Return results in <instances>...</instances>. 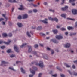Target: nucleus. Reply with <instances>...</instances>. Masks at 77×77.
<instances>
[{"instance_id": "38", "label": "nucleus", "mask_w": 77, "mask_h": 77, "mask_svg": "<svg viewBox=\"0 0 77 77\" xmlns=\"http://www.w3.org/2000/svg\"><path fill=\"white\" fill-rule=\"evenodd\" d=\"M60 29L62 31H63V30H66L65 28H61Z\"/></svg>"}, {"instance_id": "17", "label": "nucleus", "mask_w": 77, "mask_h": 77, "mask_svg": "<svg viewBox=\"0 0 77 77\" xmlns=\"http://www.w3.org/2000/svg\"><path fill=\"white\" fill-rule=\"evenodd\" d=\"M32 53L34 54V55H36L37 57H39V56L37 54V52L35 51H33L32 52Z\"/></svg>"}, {"instance_id": "7", "label": "nucleus", "mask_w": 77, "mask_h": 77, "mask_svg": "<svg viewBox=\"0 0 77 77\" xmlns=\"http://www.w3.org/2000/svg\"><path fill=\"white\" fill-rule=\"evenodd\" d=\"M70 46H71V44L69 43H67L64 45V47L66 48H69Z\"/></svg>"}, {"instance_id": "49", "label": "nucleus", "mask_w": 77, "mask_h": 77, "mask_svg": "<svg viewBox=\"0 0 77 77\" xmlns=\"http://www.w3.org/2000/svg\"><path fill=\"white\" fill-rule=\"evenodd\" d=\"M36 28L35 26H34L32 27V29H35V28Z\"/></svg>"}, {"instance_id": "48", "label": "nucleus", "mask_w": 77, "mask_h": 77, "mask_svg": "<svg viewBox=\"0 0 77 77\" xmlns=\"http://www.w3.org/2000/svg\"><path fill=\"white\" fill-rule=\"evenodd\" d=\"M18 19L21 20V16H19L18 17Z\"/></svg>"}, {"instance_id": "58", "label": "nucleus", "mask_w": 77, "mask_h": 77, "mask_svg": "<svg viewBox=\"0 0 77 77\" xmlns=\"http://www.w3.org/2000/svg\"><path fill=\"white\" fill-rule=\"evenodd\" d=\"M29 77H33V75H29Z\"/></svg>"}, {"instance_id": "15", "label": "nucleus", "mask_w": 77, "mask_h": 77, "mask_svg": "<svg viewBox=\"0 0 77 77\" xmlns=\"http://www.w3.org/2000/svg\"><path fill=\"white\" fill-rule=\"evenodd\" d=\"M61 16L62 17H63L64 18H66V15L65 14H62Z\"/></svg>"}, {"instance_id": "13", "label": "nucleus", "mask_w": 77, "mask_h": 77, "mask_svg": "<svg viewBox=\"0 0 77 77\" xmlns=\"http://www.w3.org/2000/svg\"><path fill=\"white\" fill-rule=\"evenodd\" d=\"M56 39H58L59 40V39H61L63 38V37L62 36L60 35H57L56 37Z\"/></svg>"}, {"instance_id": "39", "label": "nucleus", "mask_w": 77, "mask_h": 77, "mask_svg": "<svg viewBox=\"0 0 77 77\" xmlns=\"http://www.w3.org/2000/svg\"><path fill=\"white\" fill-rule=\"evenodd\" d=\"M73 72L74 75H75V76H77V73H76L75 71H73Z\"/></svg>"}, {"instance_id": "10", "label": "nucleus", "mask_w": 77, "mask_h": 77, "mask_svg": "<svg viewBox=\"0 0 77 77\" xmlns=\"http://www.w3.org/2000/svg\"><path fill=\"white\" fill-rule=\"evenodd\" d=\"M51 42H54V43H56L57 44V43H58L59 42L58 41L56 40L55 39H52L51 40Z\"/></svg>"}, {"instance_id": "62", "label": "nucleus", "mask_w": 77, "mask_h": 77, "mask_svg": "<svg viewBox=\"0 0 77 77\" xmlns=\"http://www.w3.org/2000/svg\"><path fill=\"white\" fill-rule=\"evenodd\" d=\"M73 62H74V63H75L77 64V60L75 61H74Z\"/></svg>"}, {"instance_id": "40", "label": "nucleus", "mask_w": 77, "mask_h": 77, "mask_svg": "<svg viewBox=\"0 0 77 77\" xmlns=\"http://www.w3.org/2000/svg\"><path fill=\"white\" fill-rule=\"evenodd\" d=\"M8 36L9 37H11V36H12V34L11 33H9L8 34Z\"/></svg>"}, {"instance_id": "29", "label": "nucleus", "mask_w": 77, "mask_h": 77, "mask_svg": "<svg viewBox=\"0 0 77 77\" xmlns=\"http://www.w3.org/2000/svg\"><path fill=\"white\" fill-rule=\"evenodd\" d=\"M7 52L8 53H11L12 52V50L11 49H9L7 51Z\"/></svg>"}, {"instance_id": "21", "label": "nucleus", "mask_w": 77, "mask_h": 77, "mask_svg": "<svg viewBox=\"0 0 77 77\" xmlns=\"http://www.w3.org/2000/svg\"><path fill=\"white\" fill-rule=\"evenodd\" d=\"M26 45H27L26 43L22 44V45L20 46V48H23Z\"/></svg>"}, {"instance_id": "56", "label": "nucleus", "mask_w": 77, "mask_h": 77, "mask_svg": "<svg viewBox=\"0 0 77 77\" xmlns=\"http://www.w3.org/2000/svg\"><path fill=\"white\" fill-rule=\"evenodd\" d=\"M2 20H4V19L3 18H0V21H2Z\"/></svg>"}, {"instance_id": "9", "label": "nucleus", "mask_w": 77, "mask_h": 77, "mask_svg": "<svg viewBox=\"0 0 77 77\" xmlns=\"http://www.w3.org/2000/svg\"><path fill=\"white\" fill-rule=\"evenodd\" d=\"M39 63L38 64L39 66L41 67V68H42L44 66V65H43V63L42 62L40 61L39 62Z\"/></svg>"}, {"instance_id": "44", "label": "nucleus", "mask_w": 77, "mask_h": 77, "mask_svg": "<svg viewBox=\"0 0 77 77\" xmlns=\"http://www.w3.org/2000/svg\"><path fill=\"white\" fill-rule=\"evenodd\" d=\"M57 69H58L59 71H62V69L58 67H57Z\"/></svg>"}, {"instance_id": "8", "label": "nucleus", "mask_w": 77, "mask_h": 77, "mask_svg": "<svg viewBox=\"0 0 77 77\" xmlns=\"http://www.w3.org/2000/svg\"><path fill=\"white\" fill-rule=\"evenodd\" d=\"M8 1L10 3H18V1L16 0H8Z\"/></svg>"}, {"instance_id": "30", "label": "nucleus", "mask_w": 77, "mask_h": 77, "mask_svg": "<svg viewBox=\"0 0 77 77\" xmlns=\"http://www.w3.org/2000/svg\"><path fill=\"white\" fill-rule=\"evenodd\" d=\"M26 34L28 37H31V35H30L29 34V31H27Z\"/></svg>"}, {"instance_id": "24", "label": "nucleus", "mask_w": 77, "mask_h": 77, "mask_svg": "<svg viewBox=\"0 0 77 77\" xmlns=\"http://www.w3.org/2000/svg\"><path fill=\"white\" fill-rule=\"evenodd\" d=\"M64 65L67 68H69L70 67V66L68 65L66 63H64Z\"/></svg>"}, {"instance_id": "41", "label": "nucleus", "mask_w": 77, "mask_h": 77, "mask_svg": "<svg viewBox=\"0 0 77 77\" xmlns=\"http://www.w3.org/2000/svg\"><path fill=\"white\" fill-rule=\"evenodd\" d=\"M0 48L1 49H4L5 48V46H1L0 47Z\"/></svg>"}, {"instance_id": "37", "label": "nucleus", "mask_w": 77, "mask_h": 77, "mask_svg": "<svg viewBox=\"0 0 77 77\" xmlns=\"http://www.w3.org/2000/svg\"><path fill=\"white\" fill-rule=\"evenodd\" d=\"M33 11L34 12L36 13V12H38V10L36 9H34L33 10Z\"/></svg>"}, {"instance_id": "60", "label": "nucleus", "mask_w": 77, "mask_h": 77, "mask_svg": "<svg viewBox=\"0 0 77 77\" xmlns=\"http://www.w3.org/2000/svg\"><path fill=\"white\" fill-rule=\"evenodd\" d=\"M40 45L41 47H43V45H44L43 44H40Z\"/></svg>"}, {"instance_id": "22", "label": "nucleus", "mask_w": 77, "mask_h": 77, "mask_svg": "<svg viewBox=\"0 0 77 77\" xmlns=\"http://www.w3.org/2000/svg\"><path fill=\"white\" fill-rule=\"evenodd\" d=\"M53 32L54 34H56L57 33V32H58L57 29L54 30L53 31Z\"/></svg>"}, {"instance_id": "11", "label": "nucleus", "mask_w": 77, "mask_h": 77, "mask_svg": "<svg viewBox=\"0 0 77 77\" xmlns=\"http://www.w3.org/2000/svg\"><path fill=\"white\" fill-rule=\"evenodd\" d=\"M47 21H48V19L47 18H45V20H41V21L42 22V23H44L45 24H48V22Z\"/></svg>"}, {"instance_id": "34", "label": "nucleus", "mask_w": 77, "mask_h": 77, "mask_svg": "<svg viewBox=\"0 0 77 77\" xmlns=\"http://www.w3.org/2000/svg\"><path fill=\"white\" fill-rule=\"evenodd\" d=\"M34 47L35 48H37L38 47V45L37 44H35L34 45Z\"/></svg>"}, {"instance_id": "5", "label": "nucleus", "mask_w": 77, "mask_h": 77, "mask_svg": "<svg viewBox=\"0 0 77 77\" xmlns=\"http://www.w3.org/2000/svg\"><path fill=\"white\" fill-rule=\"evenodd\" d=\"M72 12L74 15H76L77 14V10L76 9L72 10Z\"/></svg>"}, {"instance_id": "36", "label": "nucleus", "mask_w": 77, "mask_h": 77, "mask_svg": "<svg viewBox=\"0 0 77 77\" xmlns=\"http://www.w3.org/2000/svg\"><path fill=\"white\" fill-rule=\"evenodd\" d=\"M67 20H75V19H72V18H67Z\"/></svg>"}, {"instance_id": "59", "label": "nucleus", "mask_w": 77, "mask_h": 77, "mask_svg": "<svg viewBox=\"0 0 77 77\" xmlns=\"http://www.w3.org/2000/svg\"><path fill=\"white\" fill-rule=\"evenodd\" d=\"M47 3L46 2H44V5H47Z\"/></svg>"}, {"instance_id": "35", "label": "nucleus", "mask_w": 77, "mask_h": 77, "mask_svg": "<svg viewBox=\"0 0 77 77\" xmlns=\"http://www.w3.org/2000/svg\"><path fill=\"white\" fill-rule=\"evenodd\" d=\"M49 11L50 12H54V10H53L52 9H49Z\"/></svg>"}, {"instance_id": "46", "label": "nucleus", "mask_w": 77, "mask_h": 77, "mask_svg": "<svg viewBox=\"0 0 77 77\" xmlns=\"http://www.w3.org/2000/svg\"><path fill=\"white\" fill-rule=\"evenodd\" d=\"M33 69H34V70H36L37 69V67H33Z\"/></svg>"}, {"instance_id": "1", "label": "nucleus", "mask_w": 77, "mask_h": 77, "mask_svg": "<svg viewBox=\"0 0 77 77\" xmlns=\"http://www.w3.org/2000/svg\"><path fill=\"white\" fill-rule=\"evenodd\" d=\"M14 49L16 51V52L19 53V51H20L19 48H18V46L17 45H14Z\"/></svg>"}, {"instance_id": "16", "label": "nucleus", "mask_w": 77, "mask_h": 77, "mask_svg": "<svg viewBox=\"0 0 77 77\" xmlns=\"http://www.w3.org/2000/svg\"><path fill=\"white\" fill-rule=\"evenodd\" d=\"M42 27L41 26H39L37 27V29L38 30H42Z\"/></svg>"}, {"instance_id": "47", "label": "nucleus", "mask_w": 77, "mask_h": 77, "mask_svg": "<svg viewBox=\"0 0 77 77\" xmlns=\"http://www.w3.org/2000/svg\"><path fill=\"white\" fill-rule=\"evenodd\" d=\"M42 74L41 73H39V74L38 75V77H41V76L42 75Z\"/></svg>"}, {"instance_id": "28", "label": "nucleus", "mask_w": 77, "mask_h": 77, "mask_svg": "<svg viewBox=\"0 0 77 77\" xmlns=\"http://www.w3.org/2000/svg\"><path fill=\"white\" fill-rule=\"evenodd\" d=\"M68 29V30H72V29H73V28H72V27H71L70 26H68L67 27Z\"/></svg>"}, {"instance_id": "53", "label": "nucleus", "mask_w": 77, "mask_h": 77, "mask_svg": "<svg viewBox=\"0 0 77 77\" xmlns=\"http://www.w3.org/2000/svg\"><path fill=\"white\" fill-rule=\"evenodd\" d=\"M60 75L61 77H65V75L63 74H61Z\"/></svg>"}, {"instance_id": "20", "label": "nucleus", "mask_w": 77, "mask_h": 77, "mask_svg": "<svg viewBox=\"0 0 77 77\" xmlns=\"http://www.w3.org/2000/svg\"><path fill=\"white\" fill-rule=\"evenodd\" d=\"M17 25H18L19 27H22V24L21 23H17Z\"/></svg>"}, {"instance_id": "54", "label": "nucleus", "mask_w": 77, "mask_h": 77, "mask_svg": "<svg viewBox=\"0 0 77 77\" xmlns=\"http://www.w3.org/2000/svg\"><path fill=\"white\" fill-rule=\"evenodd\" d=\"M54 53V51L53 50H52L51 51V54L53 55V54Z\"/></svg>"}, {"instance_id": "26", "label": "nucleus", "mask_w": 77, "mask_h": 77, "mask_svg": "<svg viewBox=\"0 0 77 77\" xmlns=\"http://www.w3.org/2000/svg\"><path fill=\"white\" fill-rule=\"evenodd\" d=\"M40 35L41 36H43L45 37V35L43 33H40Z\"/></svg>"}, {"instance_id": "25", "label": "nucleus", "mask_w": 77, "mask_h": 77, "mask_svg": "<svg viewBox=\"0 0 77 77\" xmlns=\"http://www.w3.org/2000/svg\"><path fill=\"white\" fill-rule=\"evenodd\" d=\"M2 36L3 37H6V36H7V35L6 33H4L2 34Z\"/></svg>"}, {"instance_id": "33", "label": "nucleus", "mask_w": 77, "mask_h": 77, "mask_svg": "<svg viewBox=\"0 0 77 77\" xmlns=\"http://www.w3.org/2000/svg\"><path fill=\"white\" fill-rule=\"evenodd\" d=\"M2 15L3 16V17H4V18H5V19H6V20H7V17H6L5 16H6V14H2Z\"/></svg>"}, {"instance_id": "12", "label": "nucleus", "mask_w": 77, "mask_h": 77, "mask_svg": "<svg viewBox=\"0 0 77 77\" xmlns=\"http://www.w3.org/2000/svg\"><path fill=\"white\" fill-rule=\"evenodd\" d=\"M23 19H26L28 18V15L27 14H25L23 16Z\"/></svg>"}, {"instance_id": "61", "label": "nucleus", "mask_w": 77, "mask_h": 77, "mask_svg": "<svg viewBox=\"0 0 77 77\" xmlns=\"http://www.w3.org/2000/svg\"><path fill=\"white\" fill-rule=\"evenodd\" d=\"M65 34L66 35H68V32H66L65 33Z\"/></svg>"}, {"instance_id": "43", "label": "nucleus", "mask_w": 77, "mask_h": 77, "mask_svg": "<svg viewBox=\"0 0 77 77\" xmlns=\"http://www.w3.org/2000/svg\"><path fill=\"white\" fill-rule=\"evenodd\" d=\"M31 5H32L34 6V7H37L38 6V5L34 4H33L32 3L31 4Z\"/></svg>"}, {"instance_id": "27", "label": "nucleus", "mask_w": 77, "mask_h": 77, "mask_svg": "<svg viewBox=\"0 0 77 77\" xmlns=\"http://www.w3.org/2000/svg\"><path fill=\"white\" fill-rule=\"evenodd\" d=\"M62 26V25H57L56 26L57 28V29H59L60 27Z\"/></svg>"}, {"instance_id": "57", "label": "nucleus", "mask_w": 77, "mask_h": 77, "mask_svg": "<svg viewBox=\"0 0 77 77\" xmlns=\"http://www.w3.org/2000/svg\"><path fill=\"white\" fill-rule=\"evenodd\" d=\"M20 61H17L16 62V63H17V64H18V63H20Z\"/></svg>"}, {"instance_id": "50", "label": "nucleus", "mask_w": 77, "mask_h": 77, "mask_svg": "<svg viewBox=\"0 0 77 77\" xmlns=\"http://www.w3.org/2000/svg\"><path fill=\"white\" fill-rule=\"evenodd\" d=\"M52 75L53 77H56V76H57V74H55L54 75Z\"/></svg>"}, {"instance_id": "4", "label": "nucleus", "mask_w": 77, "mask_h": 77, "mask_svg": "<svg viewBox=\"0 0 77 77\" xmlns=\"http://www.w3.org/2000/svg\"><path fill=\"white\" fill-rule=\"evenodd\" d=\"M32 51V47L31 46H28V53H30Z\"/></svg>"}, {"instance_id": "23", "label": "nucleus", "mask_w": 77, "mask_h": 77, "mask_svg": "<svg viewBox=\"0 0 77 77\" xmlns=\"http://www.w3.org/2000/svg\"><path fill=\"white\" fill-rule=\"evenodd\" d=\"M20 69L21 72L23 74H24V73H25V71L24 70V69H23V68H21Z\"/></svg>"}, {"instance_id": "19", "label": "nucleus", "mask_w": 77, "mask_h": 77, "mask_svg": "<svg viewBox=\"0 0 77 77\" xmlns=\"http://www.w3.org/2000/svg\"><path fill=\"white\" fill-rule=\"evenodd\" d=\"M77 33L75 32L74 33H70L69 35L70 36H73V35H75Z\"/></svg>"}, {"instance_id": "52", "label": "nucleus", "mask_w": 77, "mask_h": 77, "mask_svg": "<svg viewBox=\"0 0 77 77\" xmlns=\"http://www.w3.org/2000/svg\"><path fill=\"white\" fill-rule=\"evenodd\" d=\"M65 0H62V3H61V5H63L64 3V2Z\"/></svg>"}, {"instance_id": "31", "label": "nucleus", "mask_w": 77, "mask_h": 77, "mask_svg": "<svg viewBox=\"0 0 77 77\" xmlns=\"http://www.w3.org/2000/svg\"><path fill=\"white\" fill-rule=\"evenodd\" d=\"M9 69H11V70H12L13 71H15V70L12 67H9Z\"/></svg>"}, {"instance_id": "32", "label": "nucleus", "mask_w": 77, "mask_h": 77, "mask_svg": "<svg viewBox=\"0 0 77 77\" xmlns=\"http://www.w3.org/2000/svg\"><path fill=\"white\" fill-rule=\"evenodd\" d=\"M31 72L32 73V74H35V71L33 70H31Z\"/></svg>"}, {"instance_id": "14", "label": "nucleus", "mask_w": 77, "mask_h": 77, "mask_svg": "<svg viewBox=\"0 0 77 77\" xmlns=\"http://www.w3.org/2000/svg\"><path fill=\"white\" fill-rule=\"evenodd\" d=\"M2 64H1V65L2 66L3 65V64H8L9 63L8 62H5V61H2Z\"/></svg>"}, {"instance_id": "55", "label": "nucleus", "mask_w": 77, "mask_h": 77, "mask_svg": "<svg viewBox=\"0 0 77 77\" xmlns=\"http://www.w3.org/2000/svg\"><path fill=\"white\" fill-rule=\"evenodd\" d=\"M68 72H69V73H70V75H72V73H71V71H70L68 70Z\"/></svg>"}, {"instance_id": "2", "label": "nucleus", "mask_w": 77, "mask_h": 77, "mask_svg": "<svg viewBox=\"0 0 77 77\" xmlns=\"http://www.w3.org/2000/svg\"><path fill=\"white\" fill-rule=\"evenodd\" d=\"M10 42H11V40H8V42H6L3 41H0V44L3 43H5V44H9Z\"/></svg>"}, {"instance_id": "45", "label": "nucleus", "mask_w": 77, "mask_h": 77, "mask_svg": "<svg viewBox=\"0 0 77 77\" xmlns=\"http://www.w3.org/2000/svg\"><path fill=\"white\" fill-rule=\"evenodd\" d=\"M75 1V0H69V3H72V2Z\"/></svg>"}, {"instance_id": "42", "label": "nucleus", "mask_w": 77, "mask_h": 77, "mask_svg": "<svg viewBox=\"0 0 77 77\" xmlns=\"http://www.w3.org/2000/svg\"><path fill=\"white\" fill-rule=\"evenodd\" d=\"M15 57V55L14 54H12L10 56V57L11 58L14 57Z\"/></svg>"}, {"instance_id": "64", "label": "nucleus", "mask_w": 77, "mask_h": 77, "mask_svg": "<svg viewBox=\"0 0 77 77\" xmlns=\"http://www.w3.org/2000/svg\"><path fill=\"white\" fill-rule=\"evenodd\" d=\"M75 5V3H72V6H74V5Z\"/></svg>"}, {"instance_id": "63", "label": "nucleus", "mask_w": 77, "mask_h": 77, "mask_svg": "<svg viewBox=\"0 0 77 77\" xmlns=\"http://www.w3.org/2000/svg\"><path fill=\"white\" fill-rule=\"evenodd\" d=\"M71 52L72 53H74V51L71 50Z\"/></svg>"}, {"instance_id": "18", "label": "nucleus", "mask_w": 77, "mask_h": 77, "mask_svg": "<svg viewBox=\"0 0 77 77\" xmlns=\"http://www.w3.org/2000/svg\"><path fill=\"white\" fill-rule=\"evenodd\" d=\"M18 9H19V10H23V9H24L23 6L22 5H21L20 7L18 8Z\"/></svg>"}, {"instance_id": "6", "label": "nucleus", "mask_w": 77, "mask_h": 77, "mask_svg": "<svg viewBox=\"0 0 77 77\" xmlns=\"http://www.w3.org/2000/svg\"><path fill=\"white\" fill-rule=\"evenodd\" d=\"M68 6H66L65 7L61 8V9L62 11H66V10L68 9Z\"/></svg>"}, {"instance_id": "3", "label": "nucleus", "mask_w": 77, "mask_h": 77, "mask_svg": "<svg viewBox=\"0 0 77 77\" xmlns=\"http://www.w3.org/2000/svg\"><path fill=\"white\" fill-rule=\"evenodd\" d=\"M48 19L50 20H51V21H55L56 22H58V19L56 18H51V17H49Z\"/></svg>"}, {"instance_id": "51", "label": "nucleus", "mask_w": 77, "mask_h": 77, "mask_svg": "<svg viewBox=\"0 0 77 77\" xmlns=\"http://www.w3.org/2000/svg\"><path fill=\"white\" fill-rule=\"evenodd\" d=\"M72 68L73 69H75V66L74 65H73L72 66Z\"/></svg>"}]
</instances>
